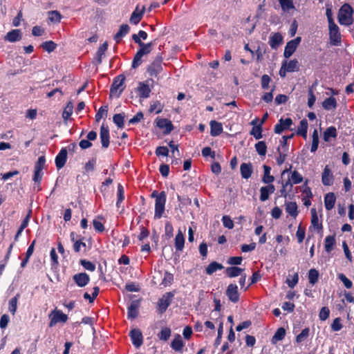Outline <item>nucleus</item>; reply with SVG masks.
<instances>
[{
  "mask_svg": "<svg viewBox=\"0 0 354 354\" xmlns=\"http://www.w3.org/2000/svg\"><path fill=\"white\" fill-rule=\"evenodd\" d=\"M353 10L352 7L348 4L344 3L339 9L338 13V21L341 25L350 26L353 22Z\"/></svg>",
  "mask_w": 354,
  "mask_h": 354,
  "instance_id": "1",
  "label": "nucleus"
},
{
  "mask_svg": "<svg viewBox=\"0 0 354 354\" xmlns=\"http://www.w3.org/2000/svg\"><path fill=\"white\" fill-rule=\"evenodd\" d=\"M125 76L124 75H119L116 76L112 82V84L110 88V97H119L123 91L126 88V85L124 84L125 81Z\"/></svg>",
  "mask_w": 354,
  "mask_h": 354,
  "instance_id": "2",
  "label": "nucleus"
},
{
  "mask_svg": "<svg viewBox=\"0 0 354 354\" xmlns=\"http://www.w3.org/2000/svg\"><path fill=\"white\" fill-rule=\"evenodd\" d=\"M174 294L171 292H168L164 294L157 302V311L159 314L162 315L166 312L168 307L172 302Z\"/></svg>",
  "mask_w": 354,
  "mask_h": 354,
  "instance_id": "3",
  "label": "nucleus"
},
{
  "mask_svg": "<svg viewBox=\"0 0 354 354\" xmlns=\"http://www.w3.org/2000/svg\"><path fill=\"white\" fill-rule=\"evenodd\" d=\"M132 39L134 41V42L140 46V48L138 49V53H140L142 55H148L151 53L152 50V48L156 44V39H154L153 41H151L147 44H145L142 41L141 39H140L138 35H136V34H133L132 35Z\"/></svg>",
  "mask_w": 354,
  "mask_h": 354,
  "instance_id": "4",
  "label": "nucleus"
},
{
  "mask_svg": "<svg viewBox=\"0 0 354 354\" xmlns=\"http://www.w3.org/2000/svg\"><path fill=\"white\" fill-rule=\"evenodd\" d=\"M165 203H166V194L164 191L160 192V196L157 197L155 201V212H154V218L159 219L160 218L165 209Z\"/></svg>",
  "mask_w": 354,
  "mask_h": 354,
  "instance_id": "5",
  "label": "nucleus"
},
{
  "mask_svg": "<svg viewBox=\"0 0 354 354\" xmlns=\"http://www.w3.org/2000/svg\"><path fill=\"white\" fill-rule=\"evenodd\" d=\"M49 327L54 326L58 322L65 323L68 320V316L60 310H53L49 315Z\"/></svg>",
  "mask_w": 354,
  "mask_h": 354,
  "instance_id": "6",
  "label": "nucleus"
},
{
  "mask_svg": "<svg viewBox=\"0 0 354 354\" xmlns=\"http://www.w3.org/2000/svg\"><path fill=\"white\" fill-rule=\"evenodd\" d=\"M301 41V38L300 37H297L294 39L287 42L283 52V56L285 58L288 59L293 55Z\"/></svg>",
  "mask_w": 354,
  "mask_h": 354,
  "instance_id": "7",
  "label": "nucleus"
},
{
  "mask_svg": "<svg viewBox=\"0 0 354 354\" xmlns=\"http://www.w3.org/2000/svg\"><path fill=\"white\" fill-rule=\"evenodd\" d=\"M328 28L330 43L335 46L338 45L341 42V34L339 27L334 22L332 24H328Z\"/></svg>",
  "mask_w": 354,
  "mask_h": 354,
  "instance_id": "8",
  "label": "nucleus"
},
{
  "mask_svg": "<svg viewBox=\"0 0 354 354\" xmlns=\"http://www.w3.org/2000/svg\"><path fill=\"white\" fill-rule=\"evenodd\" d=\"M225 295L230 301L234 304L237 303L239 301L240 297L237 285L235 283H230L227 287Z\"/></svg>",
  "mask_w": 354,
  "mask_h": 354,
  "instance_id": "9",
  "label": "nucleus"
},
{
  "mask_svg": "<svg viewBox=\"0 0 354 354\" xmlns=\"http://www.w3.org/2000/svg\"><path fill=\"white\" fill-rule=\"evenodd\" d=\"M140 308V300H133L127 308V317L129 319H134L139 315V309Z\"/></svg>",
  "mask_w": 354,
  "mask_h": 354,
  "instance_id": "10",
  "label": "nucleus"
},
{
  "mask_svg": "<svg viewBox=\"0 0 354 354\" xmlns=\"http://www.w3.org/2000/svg\"><path fill=\"white\" fill-rule=\"evenodd\" d=\"M292 120L290 118L279 120L278 123L274 126V131L277 134H281L283 131L290 129L292 124Z\"/></svg>",
  "mask_w": 354,
  "mask_h": 354,
  "instance_id": "11",
  "label": "nucleus"
},
{
  "mask_svg": "<svg viewBox=\"0 0 354 354\" xmlns=\"http://www.w3.org/2000/svg\"><path fill=\"white\" fill-rule=\"evenodd\" d=\"M100 138L102 144V147L106 149L109 146L110 143V133L109 129L107 125L104 123L100 127Z\"/></svg>",
  "mask_w": 354,
  "mask_h": 354,
  "instance_id": "12",
  "label": "nucleus"
},
{
  "mask_svg": "<svg viewBox=\"0 0 354 354\" xmlns=\"http://www.w3.org/2000/svg\"><path fill=\"white\" fill-rule=\"evenodd\" d=\"M73 280L78 287L84 288L90 282V277L86 272H79L73 276Z\"/></svg>",
  "mask_w": 354,
  "mask_h": 354,
  "instance_id": "13",
  "label": "nucleus"
},
{
  "mask_svg": "<svg viewBox=\"0 0 354 354\" xmlns=\"http://www.w3.org/2000/svg\"><path fill=\"white\" fill-rule=\"evenodd\" d=\"M156 126L161 129L164 130L165 134H169L174 129V125L171 122L166 118H156Z\"/></svg>",
  "mask_w": 354,
  "mask_h": 354,
  "instance_id": "14",
  "label": "nucleus"
},
{
  "mask_svg": "<svg viewBox=\"0 0 354 354\" xmlns=\"http://www.w3.org/2000/svg\"><path fill=\"white\" fill-rule=\"evenodd\" d=\"M129 336L131 339L132 344L139 348L143 343V336L139 329L134 328L129 332Z\"/></svg>",
  "mask_w": 354,
  "mask_h": 354,
  "instance_id": "15",
  "label": "nucleus"
},
{
  "mask_svg": "<svg viewBox=\"0 0 354 354\" xmlns=\"http://www.w3.org/2000/svg\"><path fill=\"white\" fill-rule=\"evenodd\" d=\"M322 182L325 186H330L333 184L334 176L331 169L326 165L322 174Z\"/></svg>",
  "mask_w": 354,
  "mask_h": 354,
  "instance_id": "16",
  "label": "nucleus"
},
{
  "mask_svg": "<svg viewBox=\"0 0 354 354\" xmlns=\"http://www.w3.org/2000/svg\"><path fill=\"white\" fill-rule=\"evenodd\" d=\"M67 150L66 148H62L59 153L55 157V165L58 169L64 167L67 160Z\"/></svg>",
  "mask_w": 354,
  "mask_h": 354,
  "instance_id": "17",
  "label": "nucleus"
},
{
  "mask_svg": "<svg viewBox=\"0 0 354 354\" xmlns=\"http://www.w3.org/2000/svg\"><path fill=\"white\" fill-rule=\"evenodd\" d=\"M136 91L140 98L145 99L149 97L151 90L147 84L140 82L138 83Z\"/></svg>",
  "mask_w": 354,
  "mask_h": 354,
  "instance_id": "18",
  "label": "nucleus"
},
{
  "mask_svg": "<svg viewBox=\"0 0 354 354\" xmlns=\"http://www.w3.org/2000/svg\"><path fill=\"white\" fill-rule=\"evenodd\" d=\"M22 37V33L19 29H13L9 31L4 37L6 41L10 42H16L20 41Z\"/></svg>",
  "mask_w": 354,
  "mask_h": 354,
  "instance_id": "19",
  "label": "nucleus"
},
{
  "mask_svg": "<svg viewBox=\"0 0 354 354\" xmlns=\"http://www.w3.org/2000/svg\"><path fill=\"white\" fill-rule=\"evenodd\" d=\"M283 39L281 33L275 32L270 37L268 44L272 49H277L283 43Z\"/></svg>",
  "mask_w": 354,
  "mask_h": 354,
  "instance_id": "20",
  "label": "nucleus"
},
{
  "mask_svg": "<svg viewBox=\"0 0 354 354\" xmlns=\"http://www.w3.org/2000/svg\"><path fill=\"white\" fill-rule=\"evenodd\" d=\"M240 171L241 177L244 179H248L251 177L253 173L252 165L249 163L243 162L240 166Z\"/></svg>",
  "mask_w": 354,
  "mask_h": 354,
  "instance_id": "21",
  "label": "nucleus"
},
{
  "mask_svg": "<svg viewBox=\"0 0 354 354\" xmlns=\"http://www.w3.org/2000/svg\"><path fill=\"white\" fill-rule=\"evenodd\" d=\"M210 125V135L213 137H216L221 134L223 132V125L221 122L216 120H211L209 122Z\"/></svg>",
  "mask_w": 354,
  "mask_h": 354,
  "instance_id": "22",
  "label": "nucleus"
},
{
  "mask_svg": "<svg viewBox=\"0 0 354 354\" xmlns=\"http://www.w3.org/2000/svg\"><path fill=\"white\" fill-rule=\"evenodd\" d=\"M145 10V6H143L142 10L138 11V6L136 8L135 10L132 12L130 17V23L137 25L142 19Z\"/></svg>",
  "mask_w": 354,
  "mask_h": 354,
  "instance_id": "23",
  "label": "nucleus"
},
{
  "mask_svg": "<svg viewBox=\"0 0 354 354\" xmlns=\"http://www.w3.org/2000/svg\"><path fill=\"white\" fill-rule=\"evenodd\" d=\"M336 196L333 192H329L324 196V205L326 210H331L335 205Z\"/></svg>",
  "mask_w": 354,
  "mask_h": 354,
  "instance_id": "24",
  "label": "nucleus"
},
{
  "mask_svg": "<svg viewBox=\"0 0 354 354\" xmlns=\"http://www.w3.org/2000/svg\"><path fill=\"white\" fill-rule=\"evenodd\" d=\"M130 30V27L128 24H122L120 26L119 30L115 34L114 39L117 44H119L122 37H124Z\"/></svg>",
  "mask_w": 354,
  "mask_h": 354,
  "instance_id": "25",
  "label": "nucleus"
},
{
  "mask_svg": "<svg viewBox=\"0 0 354 354\" xmlns=\"http://www.w3.org/2000/svg\"><path fill=\"white\" fill-rule=\"evenodd\" d=\"M108 49V43L105 41L97 49L95 56V61L96 64L100 65L102 64V57L105 55V52Z\"/></svg>",
  "mask_w": 354,
  "mask_h": 354,
  "instance_id": "26",
  "label": "nucleus"
},
{
  "mask_svg": "<svg viewBox=\"0 0 354 354\" xmlns=\"http://www.w3.org/2000/svg\"><path fill=\"white\" fill-rule=\"evenodd\" d=\"M185 237L180 230H178L174 240V246L176 251H182L184 248Z\"/></svg>",
  "mask_w": 354,
  "mask_h": 354,
  "instance_id": "27",
  "label": "nucleus"
},
{
  "mask_svg": "<svg viewBox=\"0 0 354 354\" xmlns=\"http://www.w3.org/2000/svg\"><path fill=\"white\" fill-rule=\"evenodd\" d=\"M70 237L71 241L74 243L73 244V250L75 252H79L81 250V247L86 248V243L82 241V239L75 240L76 234L74 232H71L70 234Z\"/></svg>",
  "mask_w": 354,
  "mask_h": 354,
  "instance_id": "28",
  "label": "nucleus"
},
{
  "mask_svg": "<svg viewBox=\"0 0 354 354\" xmlns=\"http://www.w3.org/2000/svg\"><path fill=\"white\" fill-rule=\"evenodd\" d=\"M308 121L306 119H303L300 121L297 128V135L301 136L304 139L307 138L308 131Z\"/></svg>",
  "mask_w": 354,
  "mask_h": 354,
  "instance_id": "29",
  "label": "nucleus"
},
{
  "mask_svg": "<svg viewBox=\"0 0 354 354\" xmlns=\"http://www.w3.org/2000/svg\"><path fill=\"white\" fill-rule=\"evenodd\" d=\"M243 269L237 266L227 267L225 269V274L229 278H234L241 274Z\"/></svg>",
  "mask_w": 354,
  "mask_h": 354,
  "instance_id": "30",
  "label": "nucleus"
},
{
  "mask_svg": "<svg viewBox=\"0 0 354 354\" xmlns=\"http://www.w3.org/2000/svg\"><path fill=\"white\" fill-rule=\"evenodd\" d=\"M162 71V66L160 64L152 62L147 68L150 76L157 77Z\"/></svg>",
  "mask_w": 354,
  "mask_h": 354,
  "instance_id": "31",
  "label": "nucleus"
},
{
  "mask_svg": "<svg viewBox=\"0 0 354 354\" xmlns=\"http://www.w3.org/2000/svg\"><path fill=\"white\" fill-rule=\"evenodd\" d=\"M337 106L336 99L330 96L327 97L322 102V106L325 110L330 111L333 109H335Z\"/></svg>",
  "mask_w": 354,
  "mask_h": 354,
  "instance_id": "32",
  "label": "nucleus"
},
{
  "mask_svg": "<svg viewBox=\"0 0 354 354\" xmlns=\"http://www.w3.org/2000/svg\"><path fill=\"white\" fill-rule=\"evenodd\" d=\"M263 176L262 178V181L265 184L272 183L274 180V177L270 175L271 167L270 166L264 165L263 166Z\"/></svg>",
  "mask_w": 354,
  "mask_h": 354,
  "instance_id": "33",
  "label": "nucleus"
},
{
  "mask_svg": "<svg viewBox=\"0 0 354 354\" xmlns=\"http://www.w3.org/2000/svg\"><path fill=\"white\" fill-rule=\"evenodd\" d=\"M337 136V129L335 127H328L324 132L323 139L325 142H328L330 138H336Z\"/></svg>",
  "mask_w": 354,
  "mask_h": 354,
  "instance_id": "34",
  "label": "nucleus"
},
{
  "mask_svg": "<svg viewBox=\"0 0 354 354\" xmlns=\"http://www.w3.org/2000/svg\"><path fill=\"white\" fill-rule=\"evenodd\" d=\"M311 225L316 228L318 232L323 229V225L321 222H319L316 209L313 208L311 209Z\"/></svg>",
  "mask_w": 354,
  "mask_h": 354,
  "instance_id": "35",
  "label": "nucleus"
},
{
  "mask_svg": "<svg viewBox=\"0 0 354 354\" xmlns=\"http://www.w3.org/2000/svg\"><path fill=\"white\" fill-rule=\"evenodd\" d=\"M286 211L295 218L299 213L297 203L295 202H287L286 203Z\"/></svg>",
  "mask_w": 354,
  "mask_h": 354,
  "instance_id": "36",
  "label": "nucleus"
},
{
  "mask_svg": "<svg viewBox=\"0 0 354 354\" xmlns=\"http://www.w3.org/2000/svg\"><path fill=\"white\" fill-rule=\"evenodd\" d=\"M335 235H329L325 238V243L324 248L326 252L328 253L330 252L335 245Z\"/></svg>",
  "mask_w": 354,
  "mask_h": 354,
  "instance_id": "37",
  "label": "nucleus"
},
{
  "mask_svg": "<svg viewBox=\"0 0 354 354\" xmlns=\"http://www.w3.org/2000/svg\"><path fill=\"white\" fill-rule=\"evenodd\" d=\"M223 268L224 267L221 263L216 261H212L207 266L205 270L206 273L210 275L218 270H222Z\"/></svg>",
  "mask_w": 354,
  "mask_h": 354,
  "instance_id": "38",
  "label": "nucleus"
},
{
  "mask_svg": "<svg viewBox=\"0 0 354 354\" xmlns=\"http://www.w3.org/2000/svg\"><path fill=\"white\" fill-rule=\"evenodd\" d=\"M184 345H185L184 342L182 340V339L180 338V335H178L177 337L174 338L171 343V348L174 351H179V352L183 351V348Z\"/></svg>",
  "mask_w": 354,
  "mask_h": 354,
  "instance_id": "39",
  "label": "nucleus"
},
{
  "mask_svg": "<svg viewBox=\"0 0 354 354\" xmlns=\"http://www.w3.org/2000/svg\"><path fill=\"white\" fill-rule=\"evenodd\" d=\"M285 336H286L285 328H283L282 327L279 328L272 338V340H271L272 343L276 344L279 341H281L282 339H284Z\"/></svg>",
  "mask_w": 354,
  "mask_h": 354,
  "instance_id": "40",
  "label": "nucleus"
},
{
  "mask_svg": "<svg viewBox=\"0 0 354 354\" xmlns=\"http://www.w3.org/2000/svg\"><path fill=\"white\" fill-rule=\"evenodd\" d=\"M73 104L72 102H68L64 111H63V113H62V118L64 119V121H66L67 120H68L72 113H73Z\"/></svg>",
  "mask_w": 354,
  "mask_h": 354,
  "instance_id": "41",
  "label": "nucleus"
},
{
  "mask_svg": "<svg viewBox=\"0 0 354 354\" xmlns=\"http://www.w3.org/2000/svg\"><path fill=\"white\" fill-rule=\"evenodd\" d=\"M20 295L17 293L14 297L9 301L8 309L12 315H15L17 308V301Z\"/></svg>",
  "mask_w": 354,
  "mask_h": 354,
  "instance_id": "42",
  "label": "nucleus"
},
{
  "mask_svg": "<svg viewBox=\"0 0 354 354\" xmlns=\"http://www.w3.org/2000/svg\"><path fill=\"white\" fill-rule=\"evenodd\" d=\"M124 199V187L121 184H118V190H117V201H116V207L119 208L122 202Z\"/></svg>",
  "mask_w": 354,
  "mask_h": 354,
  "instance_id": "43",
  "label": "nucleus"
},
{
  "mask_svg": "<svg viewBox=\"0 0 354 354\" xmlns=\"http://www.w3.org/2000/svg\"><path fill=\"white\" fill-rule=\"evenodd\" d=\"M319 276V272L316 269H315V268L310 269V270L308 272L309 283L313 286L315 285L318 281Z\"/></svg>",
  "mask_w": 354,
  "mask_h": 354,
  "instance_id": "44",
  "label": "nucleus"
},
{
  "mask_svg": "<svg viewBox=\"0 0 354 354\" xmlns=\"http://www.w3.org/2000/svg\"><path fill=\"white\" fill-rule=\"evenodd\" d=\"M283 63H286V71L289 73L295 72L298 70V61L296 59L290 60L288 62L285 60Z\"/></svg>",
  "mask_w": 354,
  "mask_h": 354,
  "instance_id": "45",
  "label": "nucleus"
},
{
  "mask_svg": "<svg viewBox=\"0 0 354 354\" xmlns=\"http://www.w3.org/2000/svg\"><path fill=\"white\" fill-rule=\"evenodd\" d=\"M124 113H116L113 117V122L120 129H122L124 127Z\"/></svg>",
  "mask_w": 354,
  "mask_h": 354,
  "instance_id": "46",
  "label": "nucleus"
},
{
  "mask_svg": "<svg viewBox=\"0 0 354 354\" xmlns=\"http://www.w3.org/2000/svg\"><path fill=\"white\" fill-rule=\"evenodd\" d=\"M288 180H290V183L292 185L293 184H299L301 183L303 181V177L297 170H294L291 173V176Z\"/></svg>",
  "mask_w": 354,
  "mask_h": 354,
  "instance_id": "47",
  "label": "nucleus"
},
{
  "mask_svg": "<svg viewBox=\"0 0 354 354\" xmlns=\"http://www.w3.org/2000/svg\"><path fill=\"white\" fill-rule=\"evenodd\" d=\"M173 281L174 275L168 271H165L160 285L163 286L164 287H167L172 283Z\"/></svg>",
  "mask_w": 354,
  "mask_h": 354,
  "instance_id": "48",
  "label": "nucleus"
},
{
  "mask_svg": "<svg viewBox=\"0 0 354 354\" xmlns=\"http://www.w3.org/2000/svg\"><path fill=\"white\" fill-rule=\"evenodd\" d=\"M255 149L260 156H266L267 151V146L264 141H259L255 144Z\"/></svg>",
  "mask_w": 354,
  "mask_h": 354,
  "instance_id": "49",
  "label": "nucleus"
},
{
  "mask_svg": "<svg viewBox=\"0 0 354 354\" xmlns=\"http://www.w3.org/2000/svg\"><path fill=\"white\" fill-rule=\"evenodd\" d=\"M295 134L292 133L290 136H283L282 137V141H281V153H285L288 155V144H286V139H292L294 137Z\"/></svg>",
  "mask_w": 354,
  "mask_h": 354,
  "instance_id": "50",
  "label": "nucleus"
},
{
  "mask_svg": "<svg viewBox=\"0 0 354 354\" xmlns=\"http://www.w3.org/2000/svg\"><path fill=\"white\" fill-rule=\"evenodd\" d=\"M107 112H108V106L107 105H105V106H102L99 110L97 111V112L95 114V121L97 122H100V120L104 116V117H106L107 115Z\"/></svg>",
  "mask_w": 354,
  "mask_h": 354,
  "instance_id": "51",
  "label": "nucleus"
},
{
  "mask_svg": "<svg viewBox=\"0 0 354 354\" xmlns=\"http://www.w3.org/2000/svg\"><path fill=\"white\" fill-rule=\"evenodd\" d=\"M41 47L48 53H51L56 49L57 44L53 41H46L41 44Z\"/></svg>",
  "mask_w": 354,
  "mask_h": 354,
  "instance_id": "52",
  "label": "nucleus"
},
{
  "mask_svg": "<svg viewBox=\"0 0 354 354\" xmlns=\"http://www.w3.org/2000/svg\"><path fill=\"white\" fill-rule=\"evenodd\" d=\"M278 1L281 5V9L284 12L288 11L290 9H293L295 8L292 0H278Z\"/></svg>",
  "mask_w": 354,
  "mask_h": 354,
  "instance_id": "53",
  "label": "nucleus"
},
{
  "mask_svg": "<svg viewBox=\"0 0 354 354\" xmlns=\"http://www.w3.org/2000/svg\"><path fill=\"white\" fill-rule=\"evenodd\" d=\"M80 263L86 270L93 272L95 270V265L86 259H80Z\"/></svg>",
  "mask_w": 354,
  "mask_h": 354,
  "instance_id": "54",
  "label": "nucleus"
},
{
  "mask_svg": "<svg viewBox=\"0 0 354 354\" xmlns=\"http://www.w3.org/2000/svg\"><path fill=\"white\" fill-rule=\"evenodd\" d=\"M48 19L52 22H59L62 19V15L57 10H52L48 12Z\"/></svg>",
  "mask_w": 354,
  "mask_h": 354,
  "instance_id": "55",
  "label": "nucleus"
},
{
  "mask_svg": "<svg viewBox=\"0 0 354 354\" xmlns=\"http://www.w3.org/2000/svg\"><path fill=\"white\" fill-rule=\"evenodd\" d=\"M306 236V230L304 227H301V225L300 224L298 226L297 230L296 232V237L297 239V241L299 243H301Z\"/></svg>",
  "mask_w": 354,
  "mask_h": 354,
  "instance_id": "56",
  "label": "nucleus"
},
{
  "mask_svg": "<svg viewBox=\"0 0 354 354\" xmlns=\"http://www.w3.org/2000/svg\"><path fill=\"white\" fill-rule=\"evenodd\" d=\"M338 279L344 283V286L349 289L351 288L353 286L352 281L343 273H339L338 275Z\"/></svg>",
  "mask_w": 354,
  "mask_h": 354,
  "instance_id": "57",
  "label": "nucleus"
},
{
  "mask_svg": "<svg viewBox=\"0 0 354 354\" xmlns=\"http://www.w3.org/2000/svg\"><path fill=\"white\" fill-rule=\"evenodd\" d=\"M309 328H306L301 330V332L297 335L296 337V342L297 343H301L303 341H304L309 335Z\"/></svg>",
  "mask_w": 354,
  "mask_h": 354,
  "instance_id": "58",
  "label": "nucleus"
},
{
  "mask_svg": "<svg viewBox=\"0 0 354 354\" xmlns=\"http://www.w3.org/2000/svg\"><path fill=\"white\" fill-rule=\"evenodd\" d=\"M308 182V180H306L304 185L301 187V191L302 192V194H303L304 197L312 198L313 194H312L310 187H309L307 185Z\"/></svg>",
  "mask_w": 354,
  "mask_h": 354,
  "instance_id": "59",
  "label": "nucleus"
},
{
  "mask_svg": "<svg viewBox=\"0 0 354 354\" xmlns=\"http://www.w3.org/2000/svg\"><path fill=\"white\" fill-rule=\"evenodd\" d=\"M170 336L171 329L167 327L162 328L158 335L159 339L164 341H167Z\"/></svg>",
  "mask_w": 354,
  "mask_h": 354,
  "instance_id": "60",
  "label": "nucleus"
},
{
  "mask_svg": "<svg viewBox=\"0 0 354 354\" xmlns=\"http://www.w3.org/2000/svg\"><path fill=\"white\" fill-rule=\"evenodd\" d=\"M250 134L252 135L257 140L261 139L263 137L262 128L261 127V124H259L258 126L253 127L250 132Z\"/></svg>",
  "mask_w": 354,
  "mask_h": 354,
  "instance_id": "61",
  "label": "nucleus"
},
{
  "mask_svg": "<svg viewBox=\"0 0 354 354\" xmlns=\"http://www.w3.org/2000/svg\"><path fill=\"white\" fill-rule=\"evenodd\" d=\"M142 57H143V55H142L140 53H138V51L136 52V53L135 54V55L133 57L132 64H131V67L133 68H134V69L137 68L142 64Z\"/></svg>",
  "mask_w": 354,
  "mask_h": 354,
  "instance_id": "62",
  "label": "nucleus"
},
{
  "mask_svg": "<svg viewBox=\"0 0 354 354\" xmlns=\"http://www.w3.org/2000/svg\"><path fill=\"white\" fill-rule=\"evenodd\" d=\"M329 315H330L329 308L326 306H324L321 308L319 313V319L322 321H325L329 317Z\"/></svg>",
  "mask_w": 354,
  "mask_h": 354,
  "instance_id": "63",
  "label": "nucleus"
},
{
  "mask_svg": "<svg viewBox=\"0 0 354 354\" xmlns=\"http://www.w3.org/2000/svg\"><path fill=\"white\" fill-rule=\"evenodd\" d=\"M169 149L165 146L158 147L156 149L155 153L157 156H168Z\"/></svg>",
  "mask_w": 354,
  "mask_h": 354,
  "instance_id": "64",
  "label": "nucleus"
}]
</instances>
